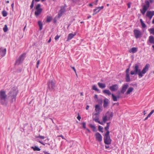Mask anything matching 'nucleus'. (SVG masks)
Returning <instances> with one entry per match:
<instances>
[{"label": "nucleus", "instance_id": "nucleus-1", "mask_svg": "<svg viewBox=\"0 0 154 154\" xmlns=\"http://www.w3.org/2000/svg\"><path fill=\"white\" fill-rule=\"evenodd\" d=\"M150 65L149 64H146L144 67L141 71L139 68V65L138 63H137L133 66L132 68L133 70L131 71L130 74L131 75H136L138 74L139 77L141 78L143 76V75L145 74L148 70Z\"/></svg>", "mask_w": 154, "mask_h": 154}, {"label": "nucleus", "instance_id": "nucleus-2", "mask_svg": "<svg viewBox=\"0 0 154 154\" xmlns=\"http://www.w3.org/2000/svg\"><path fill=\"white\" fill-rule=\"evenodd\" d=\"M18 93V90L16 88L14 87L12 88L8 94V97L11 102L16 101V96Z\"/></svg>", "mask_w": 154, "mask_h": 154}, {"label": "nucleus", "instance_id": "nucleus-3", "mask_svg": "<svg viewBox=\"0 0 154 154\" xmlns=\"http://www.w3.org/2000/svg\"><path fill=\"white\" fill-rule=\"evenodd\" d=\"M56 82L55 80L52 79L48 81L47 82L48 91H52L55 89Z\"/></svg>", "mask_w": 154, "mask_h": 154}, {"label": "nucleus", "instance_id": "nucleus-4", "mask_svg": "<svg viewBox=\"0 0 154 154\" xmlns=\"http://www.w3.org/2000/svg\"><path fill=\"white\" fill-rule=\"evenodd\" d=\"M7 95L6 92L3 90L0 91V104L4 105L6 102V98Z\"/></svg>", "mask_w": 154, "mask_h": 154}, {"label": "nucleus", "instance_id": "nucleus-5", "mask_svg": "<svg viewBox=\"0 0 154 154\" xmlns=\"http://www.w3.org/2000/svg\"><path fill=\"white\" fill-rule=\"evenodd\" d=\"M104 143L106 144L109 145L111 143V140L109 135V132H106L104 136Z\"/></svg>", "mask_w": 154, "mask_h": 154}, {"label": "nucleus", "instance_id": "nucleus-6", "mask_svg": "<svg viewBox=\"0 0 154 154\" xmlns=\"http://www.w3.org/2000/svg\"><path fill=\"white\" fill-rule=\"evenodd\" d=\"M146 5H143L142 9L140 10L141 13L143 15H144L147 11L149 8V7L150 3L148 1H145Z\"/></svg>", "mask_w": 154, "mask_h": 154}, {"label": "nucleus", "instance_id": "nucleus-7", "mask_svg": "<svg viewBox=\"0 0 154 154\" xmlns=\"http://www.w3.org/2000/svg\"><path fill=\"white\" fill-rule=\"evenodd\" d=\"M103 92L104 94H107L109 96L111 95L112 97V100L114 101H117L118 99L117 97L115 96L113 94H111L110 91L109 90H104L103 91Z\"/></svg>", "mask_w": 154, "mask_h": 154}, {"label": "nucleus", "instance_id": "nucleus-8", "mask_svg": "<svg viewBox=\"0 0 154 154\" xmlns=\"http://www.w3.org/2000/svg\"><path fill=\"white\" fill-rule=\"evenodd\" d=\"M25 54H21L20 56L19 57L18 59L16 60L15 63V64L17 65H19L21 63H22L23 61V60L25 57Z\"/></svg>", "mask_w": 154, "mask_h": 154}, {"label": "nucleus", "instance_id": "nucleus-9", "mask_svg": "<svg viewBox=\"0 0 154 154\" xmlns=\"http://www.w3.org/2000/svg\"><path fill=\"white\" fill-rule=\"evenodd\" d=\"M134 33L135 37L137 38L140 37L142 35L141 31L137 29H135L134 30Z\"/></svg>", "mask_w": 154, "mask_h": 154}, {"label": "nucleus", "instance_id": "nucleus-10", "mask_svg": "<svg viewBox=\"0 0 154 154\" xmlns=\"http://www.w3.org/2000/svg\"><path fill=\"white\" fill-rule=\"evenodd\" d=\"M118 88L119 86L117 84L113 85L109 87V89L112 91H117Z\"/></svg>", "mask_w": 154, "mask_h": 154}, {"label": "nucleus", "instance_id": "nucleus-11", "mask_svg": "<svg viewBox=\"0 0 154 154\" xmlns=\"http://www.w3.org/2000/svg\"><path fill=\"white\" fill-rule=\"evenodd\" d=\"M154 15V11H148L146 13V16L148 17L149 20H151L153 16Z\"/></svg>", "mask_w": 154, "mask_h": 154}, {"label": "nucleus", "instance_id": "nucleus-12", "mask_svg": "<svg viewBox=\"0 0 154 154\" xmlns=\"http://www.w3.org/2000/svg\"><path fill=\"white\" fill-rule=\"evenodd\" d=\"M99 113L96 112L95 113L93 117V119L95 122H98L99 120Z\"/></svg>", "mask_w": 154, "mask_h": 154}, {"label": "nucleus", "instance_id": "nucleus-13", "mask_svg": "<svg viewBox=\"0 0 154 154\" xmlns=\"http://www.w3.org/2000/svg\"><path fill=\"white\" fill-rule=\"evenodd\" d=\"M128 87V85L127 84L124 85L122 86V89L120 91V93L124 94Z\"/></svg>", "mask_w": 154, "mask_h": 154}, {"label": "nucleus", "instance_id": "nucleus-14", "mask_svg": "<svg viewBox=\"0 0 154 154\" xmlns=\"http://www.w3.org/2000/svg\"><path fill=\"white\" fill-rule=\"evenodd\" d=\"M96 138L97 140L100 142L102 141V136L98 132H97L95 134Z\"/></svg>", "mask_w": 154, "mask_h": 154}, {"label": "nucleus", "instance_id": "nucleus-15", "mask_svg": "<svg viewBox=\"0 0 154 154\" xmlns=\"http://www.w3.org/2000/svg\"><path fill=\"white\" fill-rule=\"evenodd\" d=\"M65 8L63 6H61V9L59 11V13L58 14V17H61L63 14L65 12Z\"/></svg>", "mask_w": 154, "mask_h": 154}, {"label": "nucleus", "instance_id": "nucleus-16", "mask_svg": "<svg viewBox=\"0 0 154 154\" xmlns=\"http://www.w3.org/2000/svg\"><path fill=\"white\" fill-rule=\"evenodd\" d=\"M109 100L108 99L106 98L103 100V106L104 108H106L108 106Z\"/></svg>", "mask_w": 154, "mask_h": 154}, {"label": "nucleus", "instance_id": "nucleus-17", "mask_svg": "<svg viewBox=\"0 0 154 154\" xmlns=\"http://www.w3.org/2000/svg\"><path fill=\"white\" fill-rule=\"evenodd\" d=\"M6 49L1 48L0 49V54L2 56H4L6 53Z\"/></svg>", "mask_w": 154, "mask_h": 154}, {"label": "nucleus", "instance_id": "nucleus-18", "mask_svg": "<svg viewBox=\"0 0 154 154\" xmlns=\"http://www.w3.org/2000/svg\"><path fill=\"white\" fill-rule=\"evenodd\" d=\"M76 35V33H75L74 34H73L72 33L69 34L68 35L67 39V41H68L71 39L72 38H73V37H74V36Z\"/></svg>", "mask_w": 154, "mask_h": 154}, {"label": "nucleus", "instance_id": "nucleus-19", "mask_svg": "<svg viewBox=\"0 0 154 154\" xmlns=\"http://www.w3.org/2000/svg\"><path fill=\"white\" fill-rule=\"evenodd\" d=\"M109 114V112H107L105 115V116L103 117V120L104 123H106V121L107 120H108L107 117L108 116Z\"/></svg>", "mask_w": 154, "mask_h": 154}, {"label": "nucleus", "instance_id": "nucleus-20", "mask_svg": "<svg viewBox=\"0 0 154 154\" xmlns=\"http://www.w3.org/2000/svg\"><path fill=\"white\" fill-rule=\"evenodd\" d=\"M36 11L35 12V15L37 17L42 12V9H40L38 10H36Z\"/></svg>", "mask_w": 154, "mask_h": 154}, {"label": "nucleus", "instance_id": "nucleus-21", "mask_svg": "<svg viewBox=\"0 0 154 154\" xmlns=\"http://www.w3.org/2000/svg\"><path fill=\"white\" fill-rule=\"evenodd\" d=\"M137 51V48L136 47H133L130 49L129 50L130 53H134Z\"/></svg>", "mask_w": 154, "mask_h": 154}, {"label": "nucleus", "instance_id": "nucleus-22", "mask_svg": "<svg viewBox=\"0 0 154 154\" xmlns=\"http://www.w3.org/2000/svg\"><path fill=\"white\" fill-rule=\"evenodd\" d=\"M149 41L151 44H154V37L152 35H150L149 37Z\"/></svg>", "mask_w": 154, "mask_h": 154}, {"label": "nucleus", "instance_id": "nucleus-23", "mask_svg": "<svg viewBox=\"0 0 154 154\" xmlns=\"http://www.w3.org/2000/svg\"><path fill=\"white\" fill-rule=\"evenodd\" d=\"M95 111L97 112H99L100 113V111L101 108L100 106L98 105H96L95 106Z\"/></svg>", "mask_w": 154, "mask_h": 154}, {"label": "nucleus", "instance_id": "nucleus-24", "mask_svg": "<svg viewBox=\"0 0 154 154\" xmlns=\"http://www.w3.org/2000/svg\"><path fill=\"white\" fill-rule=\"evenodd\" d=\"M103 6H102L101 7H97L94 10V12H95L97 10L99 9L98 11H96L95 12V14H97V13L99 12L100 10L103 9Z\"/></svg>", "mask_w": 154, "mask_h": 154}, {"label": "nucleus", "instance_id": "nucleus-25", "mask_svg": "<svg viewBox=\"0 0 154 154\" xmlns=\"http://www.w3.org/2000/svg\"><path fill=\"white\" fill-rule=\"evenodd\" d=\"M98 85L99 87L101 88H104L106 87L105 84L100 82H98Z\"/></svg>", "mask_w": 154, "mask_h": 154}, {"label": "nucleus", "instance_id": "nucleus-26", "mask_svg": "<svg viewBox=\"0 0 154 154\" xmlns=\"http://www.w3.org/2000/svg\"><path fill=\"white\" fill-rule=\"evenodd\" d=\"M31 148L34 151H40L41 150V149L36 146H32Z\"/></svg>", "mask_w": 154, "mask_h": 154}, {"label": "nucleus", "instance_id": "nucleus-27", "mask_svg": "<svg viewBox=\"0 0 154 154\" xmlns=\"http://www.w3.org/2000/svg\"><path fill=\"white\" fill-rule=\"evenodd\" d=\"M38 23L39 27V30H41L42 29L43 24L40 21H38Z\"/></svg>", "mask_w": 154, "mask_h": 154}, {"label": "nucleus", "instance_id": "nucleus-28", "mask_svg": "<svg viewBox=\"0 0 154 154\" xmlns=\"http://www.w3.org/2000/svg\"><path fill=\"white\" fill-rule=\"evenodd\" d=\"M133 90V88L132 87H130L128 89L126 94H129L131 92H132Z\"/></svg>", "mask_w": 154, "mask_h": 154}, {"label": "nucleus", "instance_id": "nucleus-29", "mask_svg": "<svg viewBox=\"0 0 154 154\" xmlns=\"http://www.w3.org/2000/svg\"><path fill=\"white\" fill-rule=\"evenodd\" d=\"M126 81L127 82H130L131 81L129 74H126Z\"/></svg>", "mask_w": 154, "mask_h": 154}, {"label": "nucleus", "instance_id": "nucleus-30", "mask_svg": "<svg viewBox=\"0 0 154 154\" xmlns=\"http://www.w3.org/2000/svg\"><path fill=\"white\" fill-rule=\"evenodd\" d=\"M113 116V113L112 112H109L107 117L108 120H110V118H112Z\"/></svg>", "mask_w": 154, "mask_h": 154}, {"label": "nucleus", "instance_id": "nucleus-31", "mask_svg": "<svg viewBox=\"0 0 154 154\" xmlns=\"http://www.w3.org/2000/svg\"><path fill=\"white\" fill-rule=\"evenodd\" d=\"M149 31L151 34L154 35V28H151L149 29Z\"/></svg>", "mask_w": 154, "mask_h": 154}, {"label": "nucleus", "instance_id": "nucleus-32", "mask_svg": "<svg viewBox=\"0 0 154 154\" xmlns=\"http://www.w3.org/2000/svg\"><path fill=\"white\" fill-rule=\"evenodd\" d=\"M52 19V17L50 16H48L46 20V22L48 23L50 22L51 21Z\"/></svg>", "mask_w": 154, "mask_h": 154}, {"label": "nucleus", "instance_id": "nucleus-33", "mask_svg": "<svg viewBox=\"0 0 154 154\" xmlns=\"http://www.w3.org/2000/svg\"><path fill=\"white\" fill-rule=\"evenodd\" d=\"M92 89L97 92H99V90L97 88V86L95 85L93 86Z\"/></svg>", "mask_w": 154, "mask_h": 154}, {"label": "nucleus", "instance_id": "nucleus-34", "mask_svg": "<svg viewBox=\"0 0 154 154\" xmlns=\"http://www.w3.org/2000/svg\"><path fill=\"white\" fill-rule=\"evenodd\" d=\"M2 14L3 17H6L7 15V12L5 10H4L2 12Z\"/></svg>", "mask_w": 154, "mask_h": 154}, {"label": "nucleus", "instance_id": "nucleus-35", "mask_svg": "<svg viewBox=\"0 0 154 154\" xmlns=\"http://www.w3.org/2000/svg\"><path fill=\"white\" fill-rule=\"evenodd\" d=\"M3 29V31L5 32H6L8 31V28L7 25H5Z\"/></svg>", "mask_w": 154, "mask_h": 154}, {"label": "nucleus", "instance_id": "nucleus-36", "mask_svg": "<svg viewBox=\"0 0 154 154\" xmlns=\"http://www.w3.org/2000/svg\"><path fill=\"white\" fill-rule=\"evenodd\" d=\"M103 127H101L99 125L98 126V130L99 131L103 132Z\"/></svg>", "mask_w": 154, "mask_h": 154}, {"label": "nucleus", "instance_id": "nucleus-37", "mask_svg": "<svg viewBox=\"0 0 154 154\" xmlns=\"http://www.w3.org/2000/svg\"><path fill=\"white\" fill-rule=\"evenodd\" d=\"M82 125L83 128L86 129V124L85 122H83L82 123Z\"/></svg>", "mask_w": 154, "mask_h": 154}, {"label": "nucleus", "instance_id": "nucleus-38", "mask_svg": "<svg viewBox=\"0 0 154 154\" xmlns=\"http://www.w3.org/2000/svg\"><path fill=\"white\" fill-rule=\"evenodd\" d=\"M41 5L40 4H38L36 7L35 9L38 10L40 9H42L40 8Z\"/></svg>", "mask_w": 154, "mask_h": 154}, {"label": "nucleus", "instance_id": "nucleus-39", "mask_svg": "<svg viewBox=\"0 0 154 154\" xmlns=\"http://www.w3.org/2000/svg\"><path fill=\"white\" fill-rule=\"evenodd\" d=\"M34 0H32L31 3V5L30 6V9H32L34 6Z\"/></svg>", "mask_w": 154, "mask_h": 154}, {"label": "nucleus", "instance_id": "nucleus-40", "mask_svg": "<svg viewBox=\"0 0 154 154\" xmlns=\"http://www.w3.org/2000/svg\"><path fill=\"white\" fill-rule=\"evenodd\" d=\"M36 138H39L41 139H43L45 138V137L44 136L39 135L38 136L36 137Z\"/></svg>", "mask_w": 154, "mask_h": 154}, {"label": "nucleus", "instance_id": "nucleus-41", "mask_svg": "<svg viewBox=\"0 0 154 154\" xmlns=\"http://www.w3.org/2000/svg\"><path fill=\"white\" fill-rule=\"evenodd\" d=\"M109 127H108V126H106V127L104 129H105V130L106 131V132H108V131L109 132Z\"/></svg>", "mask_w": 154, "mask_h": 154}, {"label": "nucleus", "instance_id": "nucleus-42", "mask_svg": "<svg viewBox=\"0 0 154 154\" xmlns=\"http://www.w3.org/2000/svg\"><path fill=\"white\" fill-rule=\"evenodd\" d=\"M141 24L143 28H144L146 27V26L144 22L142 23Z\"/></svg>", "mask_w": 154, "mask_h": 154}, {"label": "nucleus", "instance_id": "nucleus-43", "mask_svg": "<svg viewBox=\"0 0 154 154\" xmlns=\"http://www.w3.org/2000/svg\"><path fill=\"white\" fill-rule=\"evenodd\" d=\"M129 68L130 67L126 69L125 71L126 74H129Z\"/></svg>", "mask_w": 154, "mask_h": 154}, {"label": "nucleus", "instance_id": "nucleus-44", "mask_svg": "<svg viewBox=\"0 0 154 154\" xmlns=\"http://www.w3.org/2000/svg\"><path fill=\"white\" fill-rule=\"evenodd\" d=\"M60 36H58V35H56L55 37V39L56 40H57L59 38H60Z\"/></svg>", "mask_w": 154, "mask_h": 154}, {"label": "nucleus", "instance_id": "nucleus-45", "mask_svg": "<svg viewBox=\"0 0 154 154\" xmlns=\"http://www.w3.org/2000/svg\"><path fill=\"white\" fill-rule=\"evenodd\" d=\"M89 126L92 128H94L95 127L94 125L92 124H89Z\"/></svg>", "mask_w": 154, "mask_h": 154}, {"label": "nucleus", "instance_id": "nucleus-46", "mask_svg": "<svg viewBox=\"0 0 154 154\" xmlns=\"http://www.w3.org/2000/svg\"><path fill=\"white\" fill-rule=\"evenodd\" d=\"M77 118L79 120H80V119H81V117L79 116V114H78V115L77 117Z\"/></svg>", "mask_w": 154, "mask_h": 154}, {"label": "nucleus", "instance_id": "nucleus-47", "mask_svg": "<svg viewBox=\"0 0 154 154\" xmlns=\"http://www.w3.org/2000/svg\"><path fill=\"white\" fill-rule=\"evenodd\" d=\"M71 68L74 70L75 73L76 74V69H75V68L74 67L71 66Z\"/></svg>", "mask_w": 154, "mask_h": 154}, {"label": "nucleus", "instance_id": "nucleus-48", "mask_svg": "<svg viewBox=\"0 0 154 154\" xmlns=\"http://www.w3.org/2000/svg\"><path fill=\"white\" fill-rule=\"evenodd\" d=\"M98 123L101 125H103L104 124V122L103 123V122H100V121L98 122Z\"/></svg>", "mask_w": 154, "mask_h": 154}, {"label": "nucleus", "instance_id": "nucleus-49", "mask_svg": "<svg viewBox=\"0 0 154 154\" xmlns=\"http://www.w3.org/2000/svg\"><path fill=\"white\" fill-rule=\"evenodd\" d=\"M38 142H39V143H41V144H42L43 145H44V146H45V143H44L43 142H41V141H38Z\"/></svg>", "mask_w": 154, "mask_h": 154}, {"label": "nucleus", "instance_id": "nucleus-50", "mask_svg": "<svg viewBox=\"0 0 154 154\" xmlns=\"http://www.w3.org/2000/svg\"><path fill=\"white\" fill-rule=\"evenodd\" d=\"M92 129L94 131H97L96 128L95 127L94 128H92Z\"/></svg>", "mask_w": 154, "mask_h": 154}, {"label": "nucleus", "instance_id": "nucleus-51", "mask_svg": "<svg viewBox=\"0 0 154 154\" xmlns=\"http://www.w3.org/2000/svg\"><path fill=\"white\" fill-rule=\"evenodd\" d=\"M59 136L60 137H61L63 139H65V138H64V137L62 135H61H61Z\"/></svg>", "mask_w": 154, "mask_h": 154}, {"label": "nucleus", "instance_id": "nucleus-52", "mask_svg": "<svg viewBox=\"0 0 154 154\" xmlns=\"http://www.w3.org/2000/svg\"><path fill=\"white\" fill-rule=\"evenodd\" d=\"M110 123V122L107 123H106L107 125L106 126H108V127H109Z\"/></svg>", "mask_w": 154, "mask_h": 154}, {"label": "nucleus", "instance_id": "nucleus-53", "mask_svg": "<svg viewBox=\"0 0 154 154\" xmlns=\"http://www.w3.org/2000/svg\"><path fill=\"white\" fill-rule=\"evenodd\" d=\"M154 112V109L152 110L151 112L149 113L151 115Z\"/></svg>", "mask_w": 154, "mask_h": 154}, {"label": "nucleus", "instance_id": "nucleus-54", "mask_svg": "<svg viewBox=\"0 0 154 154\" xmlns=\"http://www.w3.org/2000/svg\"><path fill=\"white\" fill-rule=\"evenodd\" d=\"M43 152H44V154H50L47 152L44 151Z\"/></svg>", "mask_w": 154, "mask_h": 154}, {"label": "nucleus", "instance_id": "nucleus-55", "mask_svg": "<svg viewBox=\"0 0 154 154\" xmlns=\"http://www.w3.org/2000/svg\"><path fill=\"white\" fill-rule=\"evenodd\" d=\"M98 2V0H96V1L95 2H94V4L95 5H97V3Z\"/></svg>", "mask_w": 154, "mask_h": 154}, {"label": "nucleus", "instance_id": "nucleus-56", "mask_svg": "<svg viewBox=\"0 0 154 154\" xmlns=\"http://www.w3.org/2000/svg\"><path fill=\"white\" fill-rule=\"evenodd\" d=\"M152 115L150 114V113L148 115L147 117V118H149L151 116V115Z\"/></svg>", "mask_w": 154, "mask_h": 154}, {"label": "nucleus", "instance_id": "nucleus-57", "mask_svg": "<svg viewBox=\"0 0 154 154\" xmlns=\"http://www.w3.org/2000/svg\"><path fill=\"white\" fill-rule=\"evenodd\" d=\"M143 114L144 115H146V112L145 110H144L143 112Z\"/></svg>", "mask_w": 154, "mask_h": 154}, {"label": "nucleus", "instance_id": "nucleus-58", "mask_svg": "<svg viewBox=\"0 0 154 154\" xmlns=\"http://www.w3.org/2000/svg\"><path fill=\"white\" fill-rule=\"evenodd\" d=\"M105 147L106 149H108L109 148V146H107L106 145H105Z\"/></svg>", "mask_w": 154, "mask_h": 154}, {"label": "nucleus", "instance_id": "nucleus-59", "mask_svg": "<svg viewBox=\"0 0 154 154\" xmlns=\"http://www.w3.org/2000/svg\"><path fill=\"white\" fill-rule=\"evenodd\" d=\"M39 63H40V60H38V61L37 62L36 64H38V65H39Z\"/></svg>", "mask_w": 154, "mask_h": 154}, {"label": "nucleus", "instance_id": "nucleus-60", "mask_svg": "<svg viewBox=\"0 0 154 154\" xmlns=\"http://www.w3.org/2000/svg\"><path fill=\"white\" fill-rule=\"evenodd\" d=\"M89 107V106L88 105H87L86 108V109L88 110V109Z\"/></svg>", "mask_w": 154, "mask_h": 154}, {"label": "nucleus", "instance_id": "nucleus-61", "mask_svg": "<svg viewBox=\"0 0 154 154\" xmlns=\"http://www.w3.org/2000/svg\"><path fill=\"white\" fill-rule=\"evenodd\" d=\"M140 22L141 23H143V21L142 19H140Z\"/></svg>", "mask_w": 154, "mask_h": 154}, {"label": "nucleus", "instance_id": "nucleus-62", "mask_svg": "<svg viewBox=\"0 0 154 154\" xmlns=\"http://www.w3.org/2000/svg\"><path fill=\"white\" fill-rule=\"evenodd\" d=\"M94 98H98L97 95L95 94L94 96Z\"/></svg>", "mask_w": 154, "mask_h": 154}, {"label": "nucleus", "instance_id": "nucleus-63", "mask_svg": "<svg viewBox=\"0 0 154 154\" xmlns=\"http://www.w3.org/2000/svg\"><path fill=\"white\" fill-rule=\"evenodd\" d=\"M86 130L89 132V133H90L91 132V131H90V130L89 129H88V128H86Z\"/></svg>", "mask_w": 154, "mask_h": 154}, {"label": "nucleus", "instance_id": "nucleus-64", "mask_svg": "<svg viewBox=\"0 0 154 154\" xmlns=\"http://www.w3.org/2000/svg\"><path fill=\"white\" fill-rule=\"evenodd\" d=\"M11 6L12 8H14V3H13L11 4Z\"/></svg>", "mask_w": 154, "mask_h": 154}]
</instances>
